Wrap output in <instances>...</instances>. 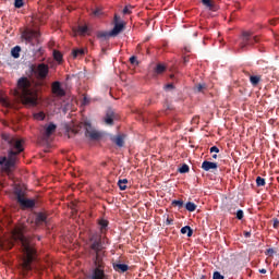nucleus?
I'll list each match as a JSON object with an SVG mask.
<instances>
[{"label": "nucleus", "instance_id": "obj_1", "mask_svg": "<svg viewBox=\"0 0 279 279\" xmlns=\"http://www.w3.org/2000/svg\"><path fill=\"white\" fill-rule=\"evenodd\" d=\"M15 243L21 245L23 252L20 269L23 276H27L32 270V263L36 258V248L34 247L36 243L34 238L27 235V227L23 225L15 227L11 232V240L2 243V247L4 250H12Z\"/></svg>", "mask_w": 279, "mask_h": 279}, {"label": "nucleus", "instance_id": "obj_2", "mask_svg": "<svg viewBox=\"0 0 279 279\" xmlns=\"http://www.w3.org/2000/svg\"><path fill=\"white\" fill-rule=\"evenodd\" d=\"M89 256L94 264V269L89 279H110V275L106 274L108 266H106V250L101 243V235L93 233L89 235Z\"/></svg>", "mask_w": 279, "mask_h": 279}, {"label": "nucleus", "instance_id": "obj_3", "mask_svg": "<svg viewBox=\"0 0 279 279\" xmlns=\"http://www.w3.org/2000/svg\"><path fill=\"white\" fill-rule=\"evenodd\" d=\"M2 141L9 145L8 157L0 156V166L3 173L7 175H12V170L16 167V161L19 160V154L23 151V140L12 137L8 134H2Z\"/></svg>", "mask_w": 279, "mask_h": 279}, {"label": "nucleus", "instance_id": "obj_4", "mask_svg": "<svg viewBox=\"0 0 279 279\" xmlns=\"http://www.w3.org/2000/svg\"><path fill=\"white\" fill-rule=\"evenodd\" d=\"M17 86L22 88V104L28 108H34L38 105V94L31 89L32 82L27 77H21Z\"/></svg>", "mask_w": 279, "mask_h": 279}, {"label": "nucleus", "instance_id": "obj_5", "mask_svg": "<svg viewBox=\"0 0 279 279\" xmlns=\"http://www.w3.org/2000/svg\"><path fill=\"white\" fill-rule=\"evenodd\" d=\"M31 73L34 75L36 80L43 81L47 80L49 76V64L38 63L31 65Z\"/></svg>", "mask_w": 279, "mask_h": 279}, {"label": "nucleus", "instance_id": "obj_6", "mask_svg": "<svg viewBox=\"0 0 279 279\" xmlns=\"http://www.w3.org/2000/svg\"><path fill=\"white\" fill-rule=\"evenodd\" d=\"M260 39L258 36H253L250 32H244L242 34V39L240 44V49H245V47H254L256 43H258Z\"/></svg>", "mask_w": 279, "mask_h": 279}, {"label": "nucleus", "instance_id": "obj_7", "mask_svg": "<svg viewBox=\"0 0 279 279\" xmlns=\"http://www.w3.org/2000/svg\"><path fill=\"white\" fill-rule=\"evenodd\" d=\"M85 125V136L86 138H89V141H99L101 136H104L101 132L93 129V125H90V123H86Z\"/></svg>", "mask_w": 279, "mask_h": 279}, {"label": "nucleus", "instance_id": "obj_8", "mask_svg": "<svg viewBox=\"0 0 279 279\" xmlns=\"http://www.w3.org/2000/svg\"><path fill=\"white\" fill-rule=\"evenodd\" d=\"M51 89L56 97H64L66 95V92L64 88H62V85L58 81L52 83Z\"/></svg>", "mask_w": 279, "mask_h": 279}, {"label": "nucleus", "instance_id": "obj_9", "mask_svg": "<svg viewBox=\"0 0 279 279\" xmlns=\"http://www.w3.org/2000/svg\"><path fill=\"white\" fill-rule=\"evenodd\" d=\"M40 36V33L37 31H28L24 32L22 35V38L26 40V43H34V39L38 38Z\"/></svg>", "mask_w": 279, "mask_h": 279}, {"label": "nucleus", "instance_id": "obj_10", "mask_svg": "<svg viewBox=\"0 0 279 279\" xmlns=\"http://www.w3.org/2000/svg\"><path fill=\"white\" fill-rule=\"evenodd\" d=\"M114 119H117V113L112 109H108L105 116V123L107 125H114Z\"/></svg>", "mask_w": 279, "mask_h": 279}, {"label": "nucleus", "instance_id": "obj_11", "mask_svg": "<svg viewBox=\"0 0 279 279\" xmlns=\"http://www.w3.org/2000/svg\"><path fill=\"white\" fill-rule=\"evenodd\" d=\"M20 206L22 208H34L36 206V202L34 199L25 198L23 197L22 199L17 201Z\"/></svg>", "mask_w": 279, "mask_h": 279}, {"label": "nucleus", "instance_id": "obj_12", "mask_svg": "<svg viewBox=\"0 0 279 279\" xmlns=\"http://www.w3.org/2000/svg\"><path fill=\"white\" fill-rule=\"evenodd\" d=\"M124 28H125V25L123 23H116L112 31L110 32V36L111 37L119 36V34H121Z\"/></svg>", "mask_w": 279, "mask_h": 279}, {"label": "nucleus", "instance_id": "obj_13", "mask_svg": "<svg viewBox=\"0 0 279 279\" xmlns=\"http://www.w3.org/2000/svg\"><path fill=\"white\" fill-rule=\"evenodd\" d=\"M36 226H47V214L38 213L35 218Z\"/></svg>", "mask_w": 279, "mask_h": 279}, {"label": "nucleus", "instance_id": "obj_14", "mask_svg": "<svg viewBox=\"0 0 279 279\" xmlns=\"http://www.w3.org/2000/svg\"><path fill=\"white\" fill-rule=\"evenodd\" d=\"M113 269H114V271H118L119 274H125V271H128V269H130V266H128V264L113 263Z\"/></svg>", "mask_w": 279, "mask_h": 279}, {"label": "nucleus", "instance_id": "obj_15", "mask_svg": "<svg viewBox=\"0 0 279 279\" xmlns=\"http://www.w3.org/2000/svg\"><path fill=\"white\" fill-rule=\"evenodd\" d=\"M217 168H218L217 162L205 160L202 163L203 171H210V169H217Z\"/></svg>", "mask_w": 279, "mask_h": 279}, {"label": "nucleus", "instance_id": "obj_16", "mask_svg": "<svg viewBox=\"0 0 279 279\" xmlns=\"http://www.w3.org/2000/svg\"><path fill=\"white\" fill-rule=\"evenodd\" d=\"M57 125L53 123H49V125L46 126V131H45V138H49V136H51V134H53V132H56L57 130Z\"/></svg>", "mask_w": 279, "mask_h": 279}, {"label": "nucleus", "instance_id": "obj_17", "mask_svg": "<svg viewBox=\"0 0 279 279\" xmlns=\"http://www.w3.org/2000/svg\"><path fill=\"white\" fill-rule=\"evenodd\" d=\"M112 143H114L118 147H123L125 145V140L123 135H117L111 138Z\"/></svg>", "mask_w": 279, "mask_h": 279}, {"label": "nucleus", "instance_id": "obj_18", "mask_svg": "<svg viewBox=\"0 0 279 279\" xmlns=\"http://www.w3.org/2000/svg\"><path fill=\"white\" fill-rule=\"evenodd\" d=\"M11 56L15 59L21 58V46H15L14 48H12Z\"/></svg>", "mask_w": 279, "mask_h": 279}, {"label": "nucleus", "instance_id": "obj_19", "mask_svg": "<svg viewBox=\"0 0 279 279\" xmlns=\"http://www.w3.org/2000/svg\"><path fill=\"white\" fill-rule=\"evenodd\" d=\"M167 71V66H165L162 63H158L157 66L155 68V73L157 75H162Z\"/></svg>", "mask_w": 279, "mask_h": 279}, {"label": "nucleus", "instance_id": "obj_20", "mask_svg": "<svg viewBox=\"0 0 279 279\" xmlns=\"http://www.w3.org/2000/svg\"><path fill=\"white\" fill-rule=\"evenodd\" d=\"M260 75H250V82L252 86H256L257 84H260Z\"/></svg>", "mask_w": 279, "mask_h": 279}, {"label": "nucleus", "instance_id": "obj_21", "mask_svg": "<svg viewBox=\"0 0 279 279\" xmlns=\"http://www.w3.org/2000/svg\"><path fill=\"white\" fill-rule=\"evenodd\" d=\"M118 186L120 191H125L128 189V179H120L118 181Z\"/></svg>", "mask_w": 279, "mask_h": 279}, {"label": "nucleus", "instance_id": "obj_22", "mask_svg": "<svg viewBox=\"0 0 279 279\" xmlns=\"http://www.w3.org/2000/svg\"><path fill=\"white\" fill-rule=\"evenodd\" d=\"M185 208L189 210V213H195V210H197V205H195L193 202H187L185 204Z\"/></svg>", "mask_w": 279, "mask_h": 279}, {"label": "nucleus", "instance_id": "obj_23", "mask_svg": "<svg viewBox=\"0 0 279 279\" xmlns=\"http://www.w3.org/2000/svg\"><path fill=\"white\" fill-rule=\"evenodd\" d=\"M171 206L177 207L179 210H182V208H184V201L179 199V201H172L171 202Z\"/></svg>", "mask_w": 279, "mask_h": 279}, {"label": "nucleus", "instance_id": "obj_24", "mask_svg": "<svg viewBox=\"0 0 279 279\" xmlns=\"http://www.w3.org/2000/svg\"><path fill=\"white\" fill-rule=\"evenodd\" d=\"M14 193L17 202L20 199H23V197H25V192H23V190H21L20 187H16Z\"/></svg>", "mask_w": 279, "mask_h": 279}, {"label": "nucleus", "instance_id": "obj_25", "mask_svg": "<svg viewBox=\"0 0 279 279\" xmlns=\"http://www.w3.org/2000/svg\"><path fill=\"white\" fill-rule=\"evenodd\" d=\"M181 234H187V236H193V229L190 226L181 228Z\"/></svg>", "mask_w": 279, "mask_h": 279}, {"label": "nucleus", "instance_id": "obj_26", "mask_svg": "<svg viewBox=\"0 0 279 279\" xmlns=\"http://www.w3.org/2000/svg\"><path fill=\"white\" fill-rule=\"evenodd\" d=\"M202 3L209 10H215V3H213V0H202Z\"/></svg>", "mask_w": 279, "mask_h": 279}, {"label": "nucleus", "instance_id": "obj_27", "mask_svg": "<svg viewBox=\"0 0 279 279\" xmlns=\"http://www.w3.org/2000/svg\"><path fill=\"white\" fill-rule=\"evenodd\" d=\"M72 56L73 58H82L84 56V49H74Z\"/></svg>", "mask_w": 279, "mask_h": 279}, {"label": "nucleus", "instance_id": "obj_28", "mask_svg": "<svg viewBox=\"0 0 279 279\" xmlns=\"http://www.w3.org/2000/svg\"><path fill=\"white\" fill-rule=\"evenodd\" d=\"M88 33V26H78L77 27V34L81 36H84Z\"/></svg>", "mask_w": 279, "mask_h": 279}, {"label": "nucleus", "instance_id": "obj_29", "mask_svg": "<svg viewBox=\"0 0 279 279\" xmlns=\"http://www.w3.org/2000/svg\"><path fill=\"white\" fill-rule=\"evenodd\" d=\"M53 59L57 62H62V52L58 51V50H53Z\"/></svg>", "mask_w": 279, "mask_h": 279}, {"label": "nucleus", "instance_id": "obj_30", "mask_svg": "<svg viewBox=\"0 0 279 279\" xmlns=\"http://www.w3.org/2000/svg\"><path fill=\"white\" fill-rule=\"evenodd\" d=\"M195 90L196 93H204V90H206V84H197L195 85Z\"/></svg>", "mask_w": 279, "mask_h": 279}, {"label": "nucleus", "instance_id": "obj_31", "mask_svg": "<svg viewBox=\"0 0 279 279\" xmlns=\"http://www.w3.org/2000/svg\"><path fill=\"white\" fill-rule=\"evenodd\" d=\"M110 32L108 33V32H99L98 34H97V37L98 38H105V40L107 39V38H110Z\"/></svg>", "mask_w": 279, "mask_h": 279}, {"label": "nucleus", "instance_id": "obj_32", "mask_svg": "<svg viewBox=\"0 0 279 279\" xmlns=\"http://www.w3.org/2000/svg\"><path fill=\"white\" fill-rule=\"evenodd\" d=\"M256 184H257V186H265V184H267V182L265 181L264 178L257 177L256 178Z\"/></svg>", "mask_w": 279, "mask_h": 279}, {"label": "nucleus", "instance_id": "obj_33", "mask_svg": "<svg viewBox=\"0 0 279 279\" xmlns=\"http://www.w3.org/2000/svg\"><path fill=\"white\" fill-rule=\"evenodd\" d=\"M190 168L189 165L184 163L181 168H179V173H189Z\"/></svg>", "mask_w": 279, "mask_h": 279}, {"label": "nucleus", "instance_id": "obj_34", "mask_svg": "<svg viewBox=\"0 0 279 279\" xmlns=\"http://www.w3.org/2000/svg\"><path fill=\"white\" fill-rule=\"evenodd\" d=\"M23 5H25V2L23 0H15L14 2V8H23Z\"/></svg>", "mask_w": 279, "mask_h": 279}, {"label": "nucleus", "instance_id": "obj_35", "mask_svg": "<svg viewBox=\"0 0 279 279\" xmlns=\"http://www.w3.org/2000/svg\"><path fill=\"white\" fill-rule=\"evenodd\" d=\"M236 219H239L241 221V219H243V217H245V214L243 213L242 209H239L236 213Z\"/></svg>", "mask_w": 279, "mask_h": 279}, {"label": "nucleus", "instance_id": "obj_36", "mask_svg": "<svg viewBox=\"0 0 279 279\" xmlns=\"http://www.w3.org/2000/svg\"><path fill=\"white\" fill-rule=\"evenodd\" d=\"M99 226H100L101 230H106V227L108 226V220L101 219L99 221Z\"/></svg>", "mask_w": 279, "mask_h": 279}, {"label": "nucleus", "instance_id": "obj_37", "mask_svg": "<svg viewBox=\"0 0 279 279\" xmlns=\"http://www.w3.org/2000/svg\"><path fill=\"white\" fill-rule=\"evenodd\" d=\"M35 119H38L39 121H45V113L39 112V113L35 114Z\"/></svg>", "mask_w": 279, "mask_h": 279}, {"label": "nucleus", "instance_id": "obj_38", "mask_svg": "<svg viewBox=\"0 0 279 279\" xmlns=\"http://www.w3.org/2000/svg\"><path fill=\"white\" fill-rule=\"evenodd\" d=\"M213 279H223V276L221 275V272L215 271L214 276H213Z\"/></svg>", "mask_w": 279, "mask_h": 279}, {"label": "nucleus", "instance_id": "obj_39", "mask_svg": "<svg viewBox=\"0 0 279 279\" xmlns=\"http://www.w3.org/2000/svg\"><path fill=\"white\" fill-rule=\"evenodd\" d=\"M274 254H276V251H274V248L266 250V256H274Z\"/></svg>", "mask_w": 279, "mask_h": 279}, {"label": "nucleus", "instance_id": "obj_40", "mask_svg": "<svg viewBox=\"0 0 279 279\" xmlns=\"http://www.w3.org/2000/svg\"><path fill=\"white\" fill-rule=\"evenodd\" d=\"M210 154H219V147L217 146H213L210 149H209Z\"/></svg>", "mask_w": 279, "mask_h": 279}, {"label": "nucleus", "instance_id": "obj_41", "mask_svg": "<svg viewBox=\"0 0 279 279\" xmlns=\"http://www.w3.org/2000/svg\"><path fill=\"white\" fill-rule=\"evenodd\" d=\"M130 62H131V64H136V65H138V60H136V57H134V56H132V57L130 58Z\"/></svg>", "mask_w": 279, "mask_h": 279}, {"label": "nucleus", "instance_id": "obj_42", "mask_svg": "<svg viewBox=\"0 0 279 279\" xmlns=\"http://www.w3.org/2000/svg\"><path fill=\"white\" fill-rule=\"evenodd\" d=\"M272 227L275 228V230H278V229H279V220H278V218H275V219H274V225H272Z\"/></svg>", "mask_w": 279, "mask_h": 279}, {"label": "nucleus", "instance_id": "obj_43", "mask_svg": "<svg viewBox=\"0 0 279 279\" xmlns=\"http://www.w3.org/2000/svg\"><path fill=\"white\" fill-rule=\"evenodd\" d=\"M94 16H101V9H96L94 12H93Z\"/></svg>", "mask_w": 279, "mask_h": 279}, {"label": "nucleus", "instance_id": "obj_44", "mask_svg": "<svg viewBox=\"0 0 279 279\" xmlns=\"http://www.w3.org/2000/svg\"><path fill=\"white\" fill-rule=\"evenodd\" d=\"M245 239H250L252 236V231H244Z\"/></svg>", "mask_w": 279, "mask_h": 279}, {"label": "nucleus", "instance_id": "obj_45", "mask_svg": "<svg viewBox=\"0 0 279 279\" xmlns=\"http://www.w3.org/2000/svg\"><path fill=\"white\" fill-rule=\"evenodd\" d=\"M165 88H166V90H171V89H173V84H167L166 86H165Z\"/></svg>", "mask_w": 279, "mask_h": 279}, {"label": "nucleus", "instance_id": "obj_46", "mask_svg": "<svg viewBox=\"0 0 279 279\" xmlns=\"http://www.w3.org/2000/svg\"><path fill=\"white\" fill-rule=\"evenodd\" d=\"M172 225H173V219L167 218L166 226H172Z\"/></svg>", "mask_w": 279, "mask_h": 279}, {"label": "nucleus", "instance_id": "obj_47", "mask_svg": "<svg viewBox=\"0 0 279 279\" xmlns=\"http://www.w3.org/2000/svg\"><path fill=\"white\" fill-rule=\"evenodd\" d=\"M184 51L185 53H191V46H185Z\"/></svg>", "mask_w": 279, "mask_h": 279}, {"label": "nucleus", "instance_id": "obj_48", "mask_svg": "<svg viewBox=\"0 0 279 279\" xmlns=\"http://www.w3.org/2000/svg\"><path fill=\"white\" fill-rule=\"evenodd\" d=\"M88 102H89L88 97L84 96V98H83L84 106H86V104H88Z\"/></svg>", "mask_w": 279, "mask_h": 279}, {"label": "nucleus", "instance_id": "obj_49", "mask_svg": "<svg viewBox=\"0 0 279 279\" xmlns=\"http://www.w3.org/2000/svg\"><path fill=\"white\" fill-rule=\"evenodd\" d=\"M123 14H130V9H128V7L123 9Z\"/></svg>", "mask_w": 279, "mask_h": 279}, {"label": "nucleus", "instance_id": "obj_50", "mask_svg": "<svg viewBox=\"0 0 279 279\" xmlns=\"http://www.w3.org/2000/svg\"><path fill=\"white\" fill-rule=\"evenodd\" d=\"M189 62V57H183V64H186Z\"/></svg>", "mask_w": 279, "mask_h": 279}, {"label": "nucleus", "instance_id": "obj_51", "mask_svg": "<svg viewBox=\"0 0 279 279\" xmlns=\"http://www.w3.org/2000/svg\"><path fill=\"white\" fill-rule=\"evenodd\" d=\"M259 274H267V269L265 268L259 269Z\"/></svg>", "mask_w": 279, "mask_h": 279}, {"label": "nucleus", "instance_id": "obj_52", "mask_svg": "<svg viewBox=\"0 0 279 279\" xmlns=\"http://www.w3.org/2000/svg\"><path fill=\"white\" fill-rule=\"evenodd\" d=\"M234 210H235V208H233V209L230 208V209H229L230 215H234Z\"/></svg>", "mask_w": 279, "mask_h": 279}, {"label": "nucleus", "instance_id": "obj_53", "mask_svg": "<svg viewBox=\"0 0 279 279\" xmlns=\"http://www.w3.org/2000/svg\"><path fill=\"white\" fill-rule=\"evenodd\" d=\"M213 158H214V159H217V154L213 155Z\"/></svg>", "mask_w": 279, "mask_h": 279}]
</instances>
